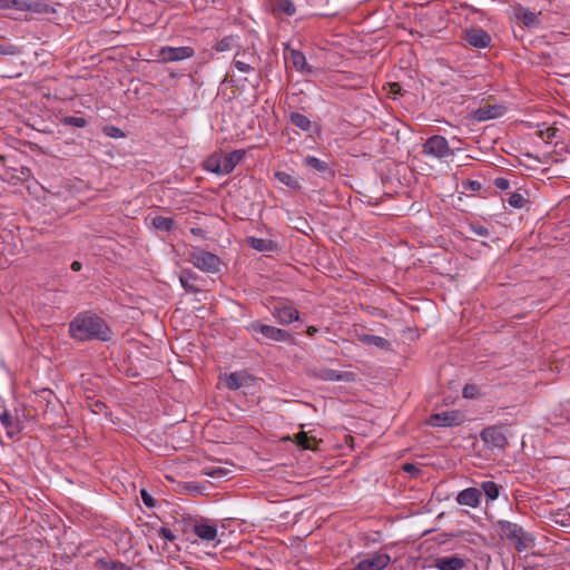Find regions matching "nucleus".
Masks as SVG:
<instances>
[{"mask_svg": "<svg viewBox=\"0 0 570 570\" xmlns=\"http://www.w3.org/2000/svg\"><path fill=\"white\" fill-rule=\"evenodd\" d=\"M69 335L80 342L92 340L107 342L111 337V330L101 317L90 312H83L69 323Z\"/></svg>", "mask_w": 570, "mask_h": 570, "instance_id": "nucleus-1", "label": "nucleus"}, {"mask_svg": "<svg viewBox=\"0 0 570 570\" xmlns=\"http://www.w3.org/2000/svg\"><path fill=\"white\" fill-rule=\"evenodd\" d=\"M245 157V150L236 149L228 154L222 151L212 154L204 163V168L207 171L216 175H228Z\"/></svg>", "mask_w": 570, "mask_h": 570, "instance_id": "nucleus-2", "label": "nucleus"}, {"mask_svg": "<svg viewBox=\"0 0 570 570\" xmlns=\"http://www.w3.org/2000/svg\"><path fill=\"white\" fill-rule=\"evenodd\" d=\"M247 332L258 343L266 342H288L292 338L289 332L262 323L261 321H253L246 326Z\"/></svg>", "mask_w": 570, "mask_h": 570, "instance_id": "nucleus-3", "label": "nucleus"}, {"mask_svg": "<svg viewBox=\"0 0 570 570\" xmlns=\"http://www.w3.org/2000/svg\"><path fill=\"white\" fill-rule=\"evenodd\" d=\"M189 262L198 269L206 273H218L220 269V258L210 252L196 249L189 254Z\"/></svg>", "mask_w": 570, "mask_h": 570, "instance_id": "nucleus-4", "label": "nucleus"}, {"mask_svg": "<svg viewBox=\"0 0 570 570\" xmlns=\"http://www.w3.org/2000/svg\"><path fill=\"white\" fill-rule=\"evenodd\" d=\"M422 153L436 159H443L454 155V151L450 148L446 138L441 135H433L429 137L422 146Z\"/></svg>", "mask_w": 570, "mask_h": 570, "instance_id": "nucleus-5", "label": "nucleus"}, {"mask_svg": "<svg viewBox=\"0 0 570 570\" xmlns=\"http://www.w3.org/2000/svg\"><path fill=\"white\" fill-rule=\"evenodd\" d=\"M498 527L501 537L510 541L519 552L527 548V544L523 541L525 532L522 527L507 520H500L498 522Z\"/></svg>", "mask_w": 570, "mask_h": 570, "instance_id": "nucleus-6", "label": "nucleus"}, {"mask_svg": "<svg viewBox=\"0 0 570 570\" xmlns=\"http://www.w3.org/2000/svg\"><path fill=\"white\" fill-rule=\"evenodd\" d=\"M465 421L463 412L458 410L433 413L426 420V424L433 428L459 426Z\"/></svg>", "mask_w": 570, "mask_h": 570, "instance_id": "nucleus-7", "label": "nucleus"}, {"mask_svg": "<svg viewBox=\"0 0 570 570\" xmlns=\"http://www.w3.org/2000/svg\"><path fill=\"white\" fill-rule=\"evenodd\" d=\"M195 56V49L190 46L171 47L165 46L158 50L157 58L164 63L177 62L190 59Z\"/></svg>", "mask_w": 570, "mask_h": 570, "instance_id": "nucleus-8", "label": "nucleus"}, {"mask_svg": "<svg viewBox=\"0 0 570 570\" xmlns=\"http://www.w3.org/2000/svg\"><path fill=\"white\" fill-rule=\"evenodd\" d=\"M272 316L281 325H289L299 320V312L289 302L281 301L271 309Z\"/></svg>", "mask_w": 570, "mask_h": 570, "instance_id": "nucleus-9", "label": "nucleus"}, {"mask_svg": "<svg viewBox=\"0 0 570 570\" xmlns=\"http://www.w3.org/2000/svg\"><path fill=\"white\" fill-rule=\"evenodd\" d=\"M481 439L491 450H503L508 445L507 436L500 426H488L483 429Z\"/></svg>", "mask_w": 570, "mask_h": 570, "instance_id": "nucleus-10", "label": "nucleus"}, {"mask_svg": "<svg viewBox=\"0 0 570 570\" xmlns=\"http://www.w3.org/2000/svg\"><path fill=\"white\" fill-rule=\"evenodd\" d=\"M462 39L471 47L478 49L488 48L491 45V36L482 28H469L463 31Z\"/></svg>", "mask_w": 570, "mask_h": 570, "instance_id": "nucleus-11", "label": "nucleus"}, {"mask_svg": "<svg viewBox=\"0 0 570 570\" xmlns=\"http://www.w3.org/2000/svg\"><path fill=\"white\" fill-rule=\"evenodd\" d=\"M0 422L6 429L7 436L11 440L17 438L23 430L21 422L12 417L10 411L2 402H0Z\"/></svg>", "mask_w": 570, "mask_h": 570, "instance_id": "nucleus-12", "label": "nucleus"}, {"mask_svg": "<svg viewBox=\"0 0 570 570\" xmlns=\"http://www.w3.org/2000/svg\"><path fill=\"white\" fill-rule=\"evenodd\" d=\"M391 561L389 554L374 553L361 560L352 570H384Z\"/></svg>", "mask_w": 570, "mask_h": 570, "instance_id": "nucleus-13", "label": "nucleus"}, {"mask_svg": "<svg viewBox=\"0 0 570 570\" xmlns=\"http://www.w3.org/2000/svg\"><path fill=\"white\" fill-rule=\"evenodd\" d=\"M304 166L320 173L325 179H333L335 176V171L331 168L328 163L321 160L320 158L307 155L303 159Z\"/></svg>", "mask_w": 570, "mask_h": 570, "instance_id": "nucleus-14", "label": "nucleus"}, {"mask_svg": "<svg viewBox=\"0 0 570 570\" xmlns=\"http://www.w3.org/2000/svg\"><path fill=\"white\" fill-rule=\"evenodd\" d=\"M481 490L476 488H466L456 495V502L461 505L476 508L481 500Z\"/></svg>", "mask_w": 570, "mask_h": 570, "instance_id": "nucleus-15", "label": "nucleus"}, {"mask_svg": "<svg viewBox=\"0 0 570 570\" xmlns=\"http://www.w3.org/2000/svg\"><path fill=\"white\" fill-rule=\"evenodd\" d=\"M504 110L505 109H504L503 106H500V105H493V106L488 105V106H483V107L478 108L474 111L473 117L478 121H487V120L495 119V118H499V117L503 116Z\"/></svg>", "mask_w": 570, "mask_h": 570, "instance_id": "nucleus-16", "label": "nucleus"}, {"mask_svg": "<svg viewBox=\"0 0 570 570\" xmlns=\"http://www.w3.org/2000/svg\"><path fill=\"white\" fill-rule=\"evenodd\" d=\"M194 533L203 541H213L217 537V525L209 522H199L194 524Z\"/></svg>", "mask_w": 570, "mask_h": 570, "instance_id": "nucleus-17", "label": "nucleus"}, {"mask_svg": "<svg viewBox=\"0 0 570 570\" xmlns=\"http://www.w3.org/2000/svg\"><path fill=\"white\" fill-rule=\"evenodd\" d=\"M434 567L438 570H461L465 567V561L458 556L442 557L435 559Z\"/></svg>", "mask_w": 570, "mask_h": 570, "instance_id": "nucleus-18", "label": "nucleus"}, {"mask_svg": "<svg viewBox=\"0 0 570 570\" xmlns=\"http://www.w3.org/2000/svg\"><path fill=\"white\" fill-rule=\"evenodd\" d=\"M357 340L364 345H372L383 351L391 350V343L382 336L372 334H358Z\"/></svg>", "mask_w": 570, "mask_h": 570, "instance_id": "nucleus-19", "label": "nucleus"}, {"mask_svg": "<svg viewBox=\"0 0 570 570\" xmlns=\"http://www.w3.org/2000/svg\"><path fill=\"white\" fill-rule=\"evenodd\" d=\"M247 245L257 250V252H272L276 248V245L273 240L267 238H258L255 236H248L246 238Z\"/></svg>", "mask_w": 570, "mask_h": 570, "instance_id": "nucleus-20", "label": "nucleus"}, {"mask_svg": "<svg viewBox=\"0 0 570 570\" xmlns=\"http://www.w3.org/2000/svg\"><path fill=\"white\" fill-rule=\"evenodd\" d=\"M515 17L529 29L534 28L540 23L539 16L535 12L522 7L515 11Z\"/></svg>", "mask_w": 570, "mask_h": 570, "instance_id": "nucleus-21", "label": "nucleus"}, {"mask_svg": "<svg viewBox=\"0 0 570 570\" xmlns=\"http://www.w3.org/2000/svg\"><path fill=\"white\" fill-rule=\"evenodd\" d=\"M288 59L291 60L294 68L301 72H311L312 68L307 65L306 58L303 52L296 49H291Z\"/></svg>", "mask_w": 570, "mask_h": 570, "instance_id": "nucleus-22", "label": "nucleus"}, {"mask_svg": "<svg viewBox=\"0 0 570 570\" xmlns=\"http://www.w3.org/2000/svg\"><path fill=\"white\" fill-rule=\"evenodd\" d=\"M272 11L274 14L292 17L296 13V8L291 0H274L272 2Z\"/></svg>", "mask_w": 570, "mask_h": 570, "instance_id": "nucleus-23", "label": "nucleus"}, {"mask_svg": "<svg viewBox=\"0 0 570 570\" xmlns=\"http://www.w3.org/2000/svg\"><path fill=\"white\" fill-rule=\"evenodd\" d=\"M248 379L249 376L244 373H230L225 377V385L228 390L236 391L243 387Z\"/></svg>", "mask_w": 570, "mask_h": 570, "instance_id": "nucleus-24", "label": "nucleus"}, {"mask_svg": "<svg viewBox=\"0 0 570 570\" xmlns=\"http://www.w3.org/2000/svg\"><path fill=\"white\" fill-rule=\"evenodd\" d=\"M24 11H30L35 13H53L55 9L50 7L49 3L42 0L29 1L26 0Z\"/></svg>", "mask_w": 570, "mask_h": 570, "instance_id": "nucleus-25", "label": "nucleus"}, {"mask_svg": "<svg viewBox=\"0 0 570 570\" xmlns=\"http://www.w3.org/2000/svg\"><path fill=\"white\" fill-rule=\"evenodd\" d=\"M275 178L283 185L287 186L293 190L301 189V184L297 177L286 173V171H276Z\"/></svg>", "mask_w": 570, "mask_h": 570, "instance_id": "nucleus-26", "label": "nucleus"}, {"mask_svg": "<svg viewBox=\"0 0 570 570\" xmlns=\"http://www.w3.org/2000/svg\"><path fill=\"white\" fill-rule=\"evenodd\" d=\"M197 276L191 271H183L179 281L181 286L187 291L191 293H196L199 289L195 286L194 282L196 281Z\"/></svg>", "mask_w": 570, "mask_h": 570, "instance_id": "nucleus-27", "label": "nucleus"}, {"mask_svg": "<svg viewBox=\"0 0 570 570\" xmlns=\"http://www.w3.org/2000/svg\"><path fill=\"white\" fill-rule=\"evenodd\" d=\"M151 225L154 228L161 232H170L175 225V222L171 217L165 216H155L151 218Z\"/></svg>", "mask_w": 570, "mask_h": 570, "instance_id": "nucleus-28", "label": "nucleus"}, {"mask_svg": "<svg viewBox=\"0 0 570 570\" xmlns=\"http://www.w3.org/2000/svg\"><path fill=\"white\" fill-rule=\"evenodd\" d=\"M96 567L102 568L105 570H131L130 567H128L121 561H115L105 558L98 559L96 561Z\"/></svg>", "mask_w": 570, "mask_h": 570, "instance_id": "nucleus-29", "label": "nucleus"}, {"mask_svg": "<svg viewBox=\"0 0 570 570\" xmlns=\"http://www.w3.org/2000/svg\"><path fill=\"white\" fill-rule=\"evenodd\" d=\"M236 47V37L234 36H226L218 40L214 46L213 50L216 52H226L230 51Z\"/></svg>", "mask_w": 570, "mask_h": 570, "instance_id": "nucleus-30", "label": "nucleus"}, {"mask_svg": "<svg viewBox=\"0 0 570 570\" xmlns=\"http://www.w3.org/2000/svg\"><path fill=\"white\" fill-rule=\"evenodd\" d=\"M291 122L303 131H308L311 129L312 122L311 120L301 112H292L289 116Z\"/></svg>", "mask_w": 570, "mask_h": 570, "instance_id": "nucleus-31", "label": "nucleus"}, {"mask_svg": "<svg viewBox=\"0 0 570 570\" xmlns=\"http://www.w3.org/2000/svg\"><path fill=\"white\" fill-rule=\"evenodd\" d=\"M481 490L487 495V498L491 501L498 499V497H499V487L493 481H484L481 484Z\"/></svg>", "mask_w": 570, "mask_h": 570, "instance_id": "nucleus-32", "label": "nucleus"}, {"mask_svg": "<svg viewBox=\"0 0 570 570\" xmlns=\"http://www.w3.org/2000/svg\"><path fill=\"white\" fill-rule=\"evenodd\" d=\"M62 125L83 128L87 125V120L83 117L66 116L61 119Z\"/></svg>", "mask_w": 570, "mask_h": 570, "instance_id": "nucleus-33", "label": "nucleus"}, {"mask_svg": "<svg viewBox=\"0 0 570 570\" xmlns=\"http://www.w3.org/2000/svg\"><path fill=\"white\" fill-rule=\"evenodd\" d=\"M507 203L511 207L520 209L528 203V199L522 194L512 193L508 197Z\"/></svg>", "mask_w": 570, "mask_h": 570, "instance_id": "nucleus-34", "label": "nucleus"}, {"mask_svg": "<svg viewBox=\"0 0 570 570\" xmlns=\"http://www.w3.org/2000/svg\"><path fill=\"white\" fill-rule=\"evenodd\" d=\"M26 0H0L1 9H16L24 11Z\"/></svg>", "mask_w": 570, "mask_h": 570, "instance_id": "nucleus-35", "label": "nucleus"}, {"mask_svg": "<svg viewBox=\"0 0 570 570\" xmlns=\"http://www.w3.org/2000/svg\"><path fill=\"white\" fill-rule=\"evenodd\" d=\"M313 440L314 439L308 436L305 432H299V433L295 434L296 444L305 450L312 449Z\"/></svg>", "mask_w": 570, "mask_h": 570, "instance_id": "nucleus-36", "label": "nucleus"}, {"mask_svg": "<svg viewBox=\"0 0 570 570\" xmlns=\"http://www.w3.org/2000/svg\"><path fill=\"white\" fill-rule=\"evenodd\" d=\"M203 473L210 478H225L230 471L225 468H205Z\"/></svg>", "mask_w": 570, "mask_h": 570, "instance_id": "nucleus-37", "label": "nucleus"}, {"mask_svg": "<svg viewBox=\"0 0 570 570\" xmlns=\"http://www.w3.org/2000/svg\"><path fill=\"white\" fill-rule=\"evenodd\" d=\"M102 132L105 136L109 137V138H124L125 137V132L116 127V126H112V125H107L102 128Z\"/></svg>", "mask_w": 570, "mask_h": 570, "instance_id": "nucleus-38", "label": "nucleus"}, {"mask_svg": "<svg viewBox=\"0 0 570 570\" xmlns=\"http://www.w3.org/2000/svg\"><path fill=\"white\" fill-rule=\"evenodd\" d=\"M20 53V50L17 46L11 43H1L0 42V57L6 56H17Z\"/></svg>", "mask_w": 570, "mask_h": 570, "instance_id": "nucleus-39", "label": "nucleus"}, {"mask_svg": "<svg viewBox=\"0 0 570 570\" xmlns=\"http://www.w3.org/2000/svg\"><path fill=\"white\" fill-rule=\"evenodd\" d=\"M88 407L94 414H104L107 416V405L102 401H92L88 403Z\"/></svg>", "mask_w": 570, "mask_h": 570, "instance_id": "nucleus-40", "label": "nucleus"}, {"mask_svg": "<svg viewBox=\"0 0 570 570\" xmlns=\"http://www.w3.org/2000/svg\"><path fill=\"white\" fill-rule=\"evenodd\" d=\"M469 229L476 236H480V237H488L490 235V232L489 229L481 225V224H476V223H470L469 224Z\"/></svg>", "mask_w": 570, "mask_h": 570, "instance_id": "nucleus-41", "label": "nucleus"}, {"mask_svg": "<svg viewBox=\"0 0 570 570\" xmlns=\"http://www.w3.org/2000/svg\"><path fill=\"white\" fill-rule=\"evenodd\" d=\"M140 498H141L144 504L147 508H155L156 507L157 501L154 499V497L146 489H141L140 490Z\"/></svg>", "mask_w": 570, "mask_h": 570, "instance_id": "nucleus-42", "label": "nucleus"}, {"mask_svg": "<svg viewBox=\"0 0 570 570\" xmlns=\"http://www.w3.org/2000/svg\"><path fill=\"white\" fill-rule=\"evenodd\" d=\"M322 377L324 380H328V381H342L343 374L336 370H326L324 372V374L322 375Z\"/></svg>", "mask_w": 570, "mask_h": 570, "instance_id": "nucleus-43", "label": "nucleus"}, {"mask_svg": "<svg viewBox=\"0 0 570 570\" xmlns=\"http://www.w3.org/2000/svg\"><path fill=\"white\" fill-rule=\"evenodd\" d=\"M234 66L238 71L244 72V73H247L253 70V67L250 66L249 62H245L237 58L234 59Z\"/></svg>", "mask_w": 570, "mask_h": 570, "instance_id": "nucleus-44", "label": "nucleus"}, {"mask_svg": "<svg viewBox=\"0 0 570 570\" xmlns=\"http://www.w3.org/2000/svg\"><path fill=\"white\" fill-rule=\"evenodd\" d=\"M158 535L164 538L167 541H174L176 540V535L173 533V531L169 528L161 527L157 530Z\"/></svg>", "mask_w": 570, "mask_h": 570, "instance_id": "nucleus-45", "label": "nucleus"}, {"mask_svg": "<svg viewBox=\"0 0 570 570\" xmlns=\"http://www.w3.org/2000/svg\"><path fill=\"white\" fill-rule=\"evenodd\" d=\"M493 185L500 190H505L510 187V181L504 177H497Z\"/></svg>", "mask_w": 570, "mask_h": 570, "instance_id": "nucleus-46", "label": "nucleus"}, {"mask_svg": "<svg viewBox=\"0 0 570 570\" xmlns=\"http://www.w3.org/2000/svg\"><path fill=\"white\" fill-rule=\"evenodd\" d=\"M475 386L473 385H465L463 389V396L465 399H471L474 395Z\"/></svg>", "mask_w": 570, "mask_h": 570, "instance_id": "nucleus-47", "label": "nucleus"}, {"mask_svg": "<svg viewBox=\"0 0 570 570\" xmlns=\"http://www.w3.org/2000/svg\"><path fill=\"white\" fill-rule=\"evenodd\" d=\"M403 470L405 472H409V473H413V472H417L419 471L417 468L414 464H412V463H405L403 465Z\"/></svg>", "mask_w": 570, "mask_h": 570, "instance_id": "nucleus-48", "label": "nucleus"}, {"mask_svg": "<svg viewBox=\"0 0 570 570\" xmlns=\"http://www.w3.org/2000/svg\"><path fill=\"white\" fill-rule=\"evenodd\" d=\"M190 233L195 236H204L205 234L204 229L199 227H191Z\"/></svg>", "mask_w": 570, "mask_h": 570, "instance_id": "nucleus-49", "label": "nucleus"}, {"mask_svg": "<svg viewBox=\"0 0 570 570\" xmlns=\"http://www.w3.org/2000/svg\"><path fill=\"white\" fill-rule=\"evenodd\" d=\"M70 268L73 271V272H79L81 268H82V264L78 261H73L70 265Z\"/></svg>", "mask_w": 570, "mask_h": 570, "instance_id": "nucleus-50", "label": "nucleus"}, {"mask_svg": "<svg viewBox=\"0 0 570 570\" xmlns=\"http://www.w3.org/2000/svg\"><path fill=\"white\" fill-rule=\"evenodd\" d=\"M316 333H318V328L315 326H308L306 330V334L311 337L314 336Z\"/></svg>", "mask_w": 570, "mask_h": 570, "instance_id": "nucleus-51", "label": "nucleus"}, {"mask_svg": "<svg viewBox=\"0 0 570 570\" xmlns=\"http://www.w3.org/2000/svg\"><path fill=\"white\" fill-rule=\"evenodd\" d=\"M469 185L472 190H479L481 188V185L479 181L471 180V181H469Z\"/></svg>", "mask_w": 570, "mask_h": 570, "instance_id": "nucleus-52", "label": "nucleus"}, {"mask_svg": "<svg viewBox=\"0 0 570 570\" xmlns=\"http://www.w3.org/2000/svg\"><path fill=\"white\" fill-rule=\"evenodd\" d=\"M42 392L43 393H48V394H52V392L50 390H43Z\"/></svg>", "mask_w": 570, "mask_h": 570, "instance_id": "nucleus-53", "label": "nucleus"}, {"mask_svg": "<svg viewBox=\"0 0 570 570\" xmlns=\"http://www.w3.org/2000/svg\"><path fill=\"white\" fill-rule=\"evenodd\" d=\"M394 87L400 88L399 83H393V85H392V89H394Z\"/></svg>", "mask_w": 570, "mask_h": 570, "instance_id": "nucleus-54", "label": "nucleus"}, {"mask_svg": "<svg viewBox=\"0 0 570 570\" xmlns=\"http://www.w3.org/2000/svg\"><path fill=\"white\" fill-rule=\"evenodd\" d=\"M4 158L2 156H0V161H2Z\"/></svg>", "mask_w": 570, "mask_h": 570, "instance_id": "nucleus-55", "label": "nucleus"}]
</instances>
